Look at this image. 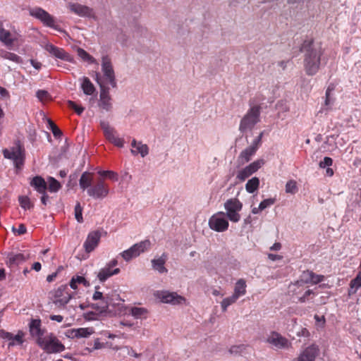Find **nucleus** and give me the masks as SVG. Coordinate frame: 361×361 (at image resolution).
Listing matches in <instances>:
<instances>
[{
    "instance_id": "obj_1",
    "label": "nucleus",
    "mask_w": 361,
    "mask_h": 361,
    "mask_svg": "<svg viewBox=\"0 0 361 361\" xmlns=\"http://www.w3.org/2000/svg\"><path fill=\"white\" fill-rule=\"evenodd\" d=\"M324 50L321 46H313L307 49L304 59V68L308 75H315L319 70Z\"/></svg>"
},
{
    "instance_id": "obj_2",
    "label": "nucleus",
    "mask_w": 361,
    "mask_h": 361,
    "mask_svg": "<svg viewBox=\"0 0 361 361\" xmlns=\"http://www.w3.org/2000/svg\"><path fill=\"white\" fill-rule=\"evenodd\" d=\"M36 343L48 354L59 353L65 350L64 345L53 334H46L36 340Z\"/></svg>"
},
{
    "instance_id": "obj_3",
    "label": "nucleus",
    "mask_w": 361,
    "mask_h": 361,
    "mask_svg": "<svg viewBox=\"0 0 361 361\" xmlns=\"http://www.w3.org/2000/svg\"><path fill=\"white\" fill-rule=\"evenodd\" d=\"M50 299L59 309H63L72 298L66 285H62L50 293Z\"/></svg>"
},
{
    "instance_id": "obj_4",
    "label": "nucleus",
    "mask_w": 361,
    "mask_h": 361,
    "mask_svg": "<svg viewBox=\"0 0 361 361\" xmlns=\"http://www.w3.org/2000/svg\"><path fill=\"white\" fill-rule=\"evenodd\" d=\"M260 108L258 106H252L241 119L239 130L245 132L251 130L259 121Z\"/></svg>"
},
{
    "instance_id": "obj_5",
    "label": "nucleus",
    "mask_w": 361,
    "mask_h": 361,
    "mask_svg": "<svg viewBox=\"0 0 361 361\" xmlns=\"http://www.w3.org/2000/svg\"><path fill=\"white\" fill-rule=\"evenodd\" d=\"M226 211V216L232 222H238L240 219L239 212L243 208V204L237 198H231L224 203Z\"/></svg>"
},
{
    "instance_id": "obj_6",
    "label": "nucleus",
    "mask_w": 361,
    "mask_h": 361,
    "mask_svg": "<svg viewBox=\"0 0 361 361\" xmlns=\"http://www.w3.org/2000/svg\"><path fill=\"white\" fill-rule=\"evenodd\" d=\"M3 154L5 158L13 161L16 168L20 169L24 164L25 149L20 145H16L10 149H5Z\"/></svg>"
},
{
    "instance_id": "obj_7",
    "label": "nucleus",
    "mask_w": 361,
    "mask_h": 361,
    "mask_svg": "<svg viewBox=\"0 0 361 361\" xmlns=\"http://www.w3.org/2000/svg\"><path fill=\"white\" fill-rule=\"evenodd\" d=\"M109 187L103 178H99L96 183L87 189V194L94 199H104L109 195Z\"/></svg>"
},
{
    "instance_id": "obj_8",
    "label": "nucleus",
    "mask_w": 361,
    "mask_h": 361,
    "mask_svg": "<svg viewBox=\"0 0 361 361\" xmlns=\"http://www.w3.org/2000/svg\"><path fill=\"white\" fill-rule=\"evenodd\" d=\"M226 214L219 212L212 215L209 219V226L216 232H224L228 228L229 223Z\"/></svg>"
},
{
    "instance_id": "obj_9",
    "label": "nucleus",
    "mask_w": 361,
    "mask_h": 361,
    "mask_svg": "<svg viewBox=\"0 0 361 361\" xmlns=\"http://www.w3.org/2000/svg\"><path fill=\"white\" fill-rule=\"evenodd\" d=\"M154 296L164 303H171L173 305L182 304L185 302V299L174 292L167 290H158L154 293Z\"/></svg>"
},
{
    "instance_id": "obj_10",
    "label": "nucleus",
    "mask_w": 361,
    "mask_h": 361,
    "mask_svg": "<svg viewBox=\"0 0 361 361\" xmlns=\"http://www.w3.org/2000/svg\"><path fill=\"white\" fill-rule=\"evenodd\" d=\"M102 68L106 82L110 84L113 87H115L116 86L115 74L111 59L108 56H104L102 57Z\"/></svg>"
},
{
    "instance_id": "obj_11",
    "label": "nucleus",
    "mask_w": 361,
    "mask_h": 361,
    "mask_svg": "<svg viewBox=\"0 0 361 361\" xmlns=\"http://www.w3.org/2000/svg\"><path fill=\"white\" fill-rule=\"evenodd\" d=\"M30 14L41 20L45 25L58 30V26L55 24V20L53 16L48 13L46 11L36 8L30 11Z\"/></svg>"
},
{
    "instance_id": "obj_12",
    "label": "nucleus",
    "mask_w": 361,
    "mask_h": 361,
    "mask_svg": "<svg viewBox=\"0 0 361 361\" xmlns=\"http://www.w3.org/2000/svg\"><path fill=\"white\" fill-rule=\"evenodd\" d=\"M267 342L278 349H288L291 347V343L286 338L275 331L268 336Z\"/></svg>"
},
{
    "instance_id": "obj_13",
    "label": "nucleus",
    "mask_w": 361,
    "mask_h": 361,
    "mask_svg": "<svg viewBox=\"0 0 361 361\" xmlns=\"http://www.w3.org/2000/svg\"><path fill=\"white\" fill-rule=\"evenodd\" d=\"M97 81L100 86V94L98 105L100 109L106 111H109L112 109L111 97L109 94V90L106 88L97 77Z\"/></svg>"
},
{
    "instance_id": "obj_14",
    "label": "nucleus",
    "mask_w": 361,
    "mask_h": 361,
    "mask_svg": "<svg viewBox=\"0 0 361 361\" xmlns=\"http://www.w3.org/2000/svg\"><path fill=\"white\" fill-rule=\"evenodd\" d=\"M264 164L263 159H258L253 161L242 170L239 171L237 174V178L240 181H244L246 178L250 177L254 173H255L259 169H260Z\"/></svg>"
},
{
    "instance_id": "obj_15",
    "label": "nucleus",
    "mask_w": 361,
    "mask_h": 361,
    "mask_svg": "<svg viewBox=\"0 0 361 361\" xmlns=\"http://www.w3.org/2000/svg\"><path fill=\"white\" fill-rule=\"evenodd\" d=\"M101 126L104 131L106 138L109 142L119 147H122L123 146L124 140L122 138L118 137L116 135L114 129L111 128L108 123L102 122Z\"/></svg>"
},
{
    "instance_id": "obj_16",
    "label": "nucleus",
    "mask_w": 361,
    "mask_h": 361,
    "mask_svg": "<svg viewBox=\"0 0 361 361\" xmlns=\"http://www.w3.org/2000/svg\"><path fill=\"white\" fill-rule=\"evenodd\" d=\"M319 354V347L312 344L301 350L295 361H314Z\"/></svg>"
},
{
    "instance_id": "obj_17",
    "label": "nucleus",
    "mask_w": 361,
    "mask_h": 361,
    "mask_svg": "<svg viewBox=\"0 0 361 361\" xmlns=\"http://www.w3.org/2000/svg\"><path fill=\"white\" fill-rule=\"evenodd\" d=\"M118 264L116 259H112L110 261L105 267L101 269L97 274V277L101 282L105 281L110 276L117 274L120 272L118 268L112 269L113 267Z\"/></svg>"
},
{
    "instance_id": "obj_18",
    "label": "nucleus",
    "mask_w": 361,
    "mask_h": 361,
    "mask_svg": "<svg viewBox=\"0 0 361 361\" xmlns=\"http://www.w3.org/2000/svg\"><path fill=\"white\" fill-rule=\"evenodd\" d=\"M44 49L47 51L50 54L60 59L74 63L73 57L68 53L66 52L63 49L55 47L52 44L47 43L44 47Z\"/></svg>"
},
{
    "instance_id": "obj_19",
    "label": "nucleus",
    "mask_w": 361,
    "mask_h": 361,
    "mask_svg": "<svg viewBox=\"0 0 361 361\" xmlns=\"http://www.w3.org/2000/svg\"><path fill=\"white\" fill-rule=\"evenodd\" d=\"M324 279V276L323 275L316 274L312 271L307 270L305 271H303L301 276V280L297 281L295 286L300 287L302 286L303 283L317 284L323 281Z\"/></svg>"
},
{
    "instance_id": "obj_20",
    "label": "nucleus",
    "mask_w": 361,
    "mask_h": 361,
    "mask_svg": "<svg viewBox=\"0 0 361 361\" xmlns=\"http://www.w3.org/2000/svg\"><path fill=\"white\" fill-rule=\"evenodd\" d=\"M94 333L93 327L78 328L71 329L66 331V335L67 337L75 338H88Z\"/></svg>"
},
{
    "instance_id": "obj_21",
    "label": "nucleus",
    "mask_w": 361,
    "mask_h": 361,
    "mask_svg": "<svg viewBox=\"0 0 361 361\" xmlns=\"http://www.w3.org/2000/svg\"><path fill=\"white\" fill-rule=\"evenodd\" d=\"M25 332L20 330L16 335L4 331L1 338L7 339L8 341V347H11L22 345L25 342Z\"/></svg>"
},
{
    "instance_id": "obj_22",
    "label": "nucleus",
    "mask_w": 361,
    "mask_h": 361,
    "mask_svg": "<svg viewBox=\"0 0 361 361\" xmlns=\"http://www.w3.org/2000/svg\"><path fill=\"white\" fill-rule=\"evenodd\" d=\"M68 8L74 13L82 16L94 18V12L92 8L79 4H70Z\"/></svg>"
},
{
    "instance_id": "obj_23",
    "label": "nucleus",
    "mask_w": 361,
    "mask_h": 361,
    "mask_svg": "<svg viewBox=\"0 0 361 361\" xmlns=\"http://www.w3.org/2000/svg\"><path fill=\"white\" fill-rule=\"evenodd\" d=\"M16 40L17 36L16 33L5 29L3 26V23L0 22V41L5 46L10 48Z\"/></svg>"
},
{
    "instance_id": "obj_24",
    "label": "nucleus",
    "mask_w": 361,
    "mask_h": 361,
    "mask_svg": "<svg viewBox=\"0 0 361 361\" xmlns=\"http://www.w3.org/2000/svg\"><path fill=\"white\" fill-rule=\"evenodd\" d=\"M29 331L35 341L45 335V329H42L41 320L39 319H31L29 324Z\"/></svg>"
},
{
    "instance_id": "obj_25",
    "label": "nucleus",
    "mask_w": 361,
    "mask_h": 361,
    "mask_svg": "<svg viewBox=\"0 0 361 361\" xmlns=\"http://www.w3.org/2000/svg\"><path fill=\"white\" fill-rule=\"evenodd\" d=\"M101 238L99 231H93L89 233L85 243L84 247L87 252L92 251L98 245Z\"/></svg>"
},
{
    "instance_id": "obj_26",
    "label": "nucleus",
    "mask_w": 361,
    "mask_h": 361,
    "mask_svg": "<svg viewBox=\"0 0 361 361\" xmlns=\"http://www.w3.org/2000/svg\"><path fill=\"white\" fill-rule=\"evenodd\" d=\"M97 288H98L96 287V290L93 294L92 298L94 300H99V302L93 304L92 307L100 312H103L107 310L109 304L107 300L103 296L102 293L98 291Z\"/></svg>"
},
{
    "instance_id": "obj_27",
    "label": "nucleus",
    "mask_w": 361,
    "mask_h": 361,
    "mask_svg": "<svg viewBox=\"0 0 361 361\" xmlns=\"http://www.w3.org/2000/svg\"><path fill=\"white\" fill-rule=\"evenodd\" d=\"M28 255H25L24 254L22 253H11L8 255L7 264L10 267H15L25 262L26 259H28Z\"/></svg>"
},
{
    "instance_id": "obj_28",
    "label": "nucleus",
    "mask_w": 361,
    "mask_h": 361,
    "mask_svg": "<svg viewBox=\"0 0 361 361\" xmlns=\"http://www.w3.org/2000/svg\"><path fill=\"white\" fill-rule=\"evenodd\" d=\"M131 146V153L134 155L140 154L142 157H145L149 153L147 145L142 144L141 142H137L135 140H133Z\"/></svg>"
},
{
    "instance_id": "obj_29",
    "label": "nucleus",
    "mask_w": 361,
    "mask_h": 361,
    "mask_svg": "<svg viewBox=\"0 0 361 361\" xmlns=\"http://www.w3.org/2000/svg\"><path fill=\"white\" fill-rule=\"evenodd\" d=\"M94 176L92 173L85 171L84 172L79 180V185L82 190H85L92 187Z\"/></svg>"
},
{
    "instance_id": "obj_30",
    "label": "nucleus",
    "mask_w": 361,
    "mask_h": 361,
    "mask_svg": "<svg viewBox=\"0 0 361 361\" xmlns=\"http://www.w3.org/2000/svg\"><path fill=\"white\" fill-rule=\"evenodd\" d=\"M151 246V243L149 240H145L139 243L135 244L130 247V252H134V255L137 257L141 253L147 250Z\"/></svg>"
},
{
    "instance_id": "obj_31",
    "label": "nucleus",
    "mask_w": 361,
    "mask_h": 361,
    "mask_svg": "<svg viewBox=\"0 0 361 361\" xmlns=\"http://www.w3.org/2000/svg\"><path fill=\"white\" fill-rule=\"evenodd\" d=\"M151 246V243L149 240H145L139 243L135 244L130 247V252H134V255L137 257L141 253L147 250Z\"/></svg>"
},
{
    "instance_id": "obj_32",
    "label": "nucleus",
    "mask_w": 361,
    "mask_h": 361,
    "mask_svg": "<svg viewBox=\"0 0 361 361\" xmlns=\"http://www.w3.org/2000/svg\"><path fill=\"white\" fill-rule=\"evenodd\" d=\"M256 151V147L250 146L241 152L238 157V161L242 164L248 162L251 157L255 154Z\"/></svg>"
},
{
    "instance_id": "obj_33",
    "label": "nucleus",
    "mask_w": 361,
    "mask_h": 361,
    "mask_svg": "<svg viewBox=\"0 0 361 361\" xmlns=\"http://www.w3.org/2000/svg\"><path fill=\"white\" fill-rule=\"evenodd\" d=\"M166 261V255H163L159 259H154L152 260V267L154 270L158 272L163 274L168 271L167 269L164 267Z\"/></svg>"
},
{
    "instance_id": "obj_34",
    "label": "nucleus",
    "mask_w": 361,
    "mask_h": 361,
    "mask_svg": "<svg viewBox=\"0 0 361 361\" xmlns=\"http://www.w3.org/2000/svg\"><path fill=\"white\" fill-rule=\"evenodd\" d=\"M31 185L39 193L44 194L47 188V184L40 176L33 178L30 183Z\"/></svg>"
},
{
    "instance_id": "obj_35",
    "label": "nucleus",
    "mask_w": 361,
    "mask_h": 361,
    "mask_svg": "<svg viewBox=\"0 0 361 361\" xmlns=\"http://www.w3.org/2000/svg\"><path fill=\"white\" fill-rule=\"evenodd\" d=\"M69 285L73 290H77L79 285H82L85 287L90 286V282L82 276H74L70 281Z\"/></svg>"
},
{
    "instance_id": "obj_36",
    "label": "nucleus",
    "mask_w": 361,
    "mask_h": 361,
    "mask_svg": "<svg viewBox=\"0 0 361 361\" xmlns=\"http://www.w3.org/2000/svg\"><path fill=\"white\" fill-rule=\"evenodd\" d=\"M246 281L243 279H240L237 281L235 284L234 291L233 295H235L238 299L245 295L246 293Z\"/></svg>"
},
{
    "instance_id": "obj_37",
    "label": "nucleus",
    "mask_w": 361,
    "mask_h": 361,
    "mask_svg": "<svg viewBox=\"0 0 361 361\" xmlns=\"http://www.w3.org/2000/svg\"><path fill=\"white\" fill-rule=\"evenodd\" d=\"M81 88L87 95H92L95 92V87L87 77H82L80 79Z\"/></svg>"
},
{
    "instance_id": "obj_38",
    "label": "nucleus",
    "mask_w": 361,
    "mask_h": 361,
    "mask_svg": "<svg viewBox=\"0 0 361 361\" xmlns=\"http://www.w3.org/2000/svg\"><path fill=\"white\" fill-rule=\"evenodd\" d=\"M77 54L81 59L84 61H87L89 63H97V60L90 55L85 50L81 48H78Z\"/></svg>"
},
{
    "instance_id": "obj_39",
    "label": "nucleus",
    "mask_w": 361,
    "mask_h": 361,
    "mask_svg": "<svg viewBox=\"0 0 361 361\" xmlns=\"http://www.w3.org/2000/svg\"><path fill=\"white\" fill-rule=\"evenodd\" d=\"M259 185V178L257 177H254L247 181V183L245 185V189L248 192L252 193L258 189Z\"/></svg>"
},
{
    "instance_id": "obj_40",
    "label": "nucleus",
    "mask_w": 361,
    "mask_h": 361,
    "mask_svg": "<svg viewBox=\"0 0 361 361\" xmlns=\"http://www.w3.org/2000/svg\"><path fill=\"white\" fill-rule=\"evenodd\" d=\"M247 348V345L240 344V345H232L229 349V353L231 355H243L246 353V350Z\"/></svg>"
},
{
    "instance_id": "obj_41",
    "label": "nucleus",
    "mask_w": 361,
    "mask_h": 361,
    "mask_svg": "<svg viewBox=\"0 0 361 361\" xmlns=\"http://www.w3.org/2000/svg\"><path fill=\"white\" fill-rule=\"evenodd\" d=\"M0 56L3 59H8L16 63H20L22 61L20 57L17 54L5 50L0 51Z\"/></svg>"
},
{
    "instance_id": "obj_42",
    "label": "nucleus",
    "mask_w": 361,
    "mask_h": 361,
    "mask_svg": "<svg viewBox=\"0 0 361 361\" xmlns=\"http://www.w3.org/2000/svg\"><path fill=\"white\" fill-rule=\"evenodd\" d=\"M131 314L136 319L145 318L147 316V310L143 307H132Z\"/></svg>"
},
{
    "instance_id": "obj_43",
    "label": "nucleus",
    "mask_w": 361,
    "mask_h": 361,
    "mask_svg": "<svg viewBox=\"0 0 361 361\" xmlns=\"http://www.w3.org/2000/svg\"><path fill=\"white\" fill-rule=\"evenodd\" d=\"M238 298L232 295L231 296L225 298L221 302V307L223 312H226L227 310L228 307L234 304L237 301Z\"/></svg>"
},
{
    "instance_id": "obj_44",
    "label": "nucleus",
    "mask_w": 361,
    "mask_h": 361,
    "mask_svg": "<svg viewBox=\"0 0 361 361\" xmlns=\"http://www.w3.org/2000/svg\"><path fill=\"white\" fill-rule=\"evenodd\" d=\"M61 188V184L54 178L49 177L48 178V190L50 192H57Z\"/></svg>"
},
{
    "instance_id": "obj_45",
    "label": "nucleus",
    "mask_w": 361,
    "mask_h": 361,
    "mask_svg": "<svg viewBox=\"0 0 361 361\" xmlns=\"http://www.w3.org/2000/svg\"><path fill=\"white\" fill-rule=\"evenodd\" d=\"M18 200L20 207L24 209H30L33 207V204L27 196H20Z\"/></svg>"
},
{
    "instance_id": "obj_46",
    "label": "nucleus",
    "mask_w": 361,
    "mask_h": 361,
    "mask_svg": "<svg viewBox=\"0 0 361 361\" xmlns=\"http://www.w3.org/2000/svg\"><path fill=\"white\" fill-rule=\"evenodd\" d=\"M297 190H298L297 183L295 180H290L286 183V192L287 193L294 194L296 192Z\"/></svg>"
},
{
    "instance_id": "obj_47",
    "label": "nucleus",
    "mask_w": 361,
    "mask_h": 361,
    "mask_svg": "<svg viewBox=\"0 0 361 361\" xmlns=\"http://www.w3.org/2000/svg\"><path fill=\"white\" fill-rule=\"evenodd\" d=\"M98 173L102 177H106L113 180H118L117 173L112 171H99Z\"/></svg>"
},
{
    "instance_id": "obj_48",
    "label": "nucleus",
    "mask_w": 361,
    "mask_h": 361,
    "mask_svg": "<svg viewBox=\"0 0 361 361\" xmlns=\"http://www.w3.org/2000/svg\"><path fill=\"white\" fill-rule=\"evenodd\" d=\"M36 96L42 102H45L50 99V95L48 92L43 90H38L36 93Z\"/></svg>"
},
{
    "instance_id": "obj_49",
    "label": "nucleus",
    "mask_w": 361,
    "mask_h": 361,
    "mask_svg": "<svg viewBox=\"0 0 361 361\" xmlns=\"http://www.w3.org/2000/svg\"><path fill=\"white\" fill-rule=\"evenodd\" d=\"M75 217L79 223L83 221L82 208L79 202H78L75 207Z\"/></svg>"
},
{
    "instance_id": "obj_50",
    "label": "nucleus",
    "mask_w": 361,
    "mask_h": 361,
    "mask_svg": "<svg viewBox=\"0 0 361 361\" xmlns=\"http://www.w3.org/2000/svg\"><path fill=\"white\" fill-rule=\"evenodd\" d=\"M68 106L69 108L74 109L78 115L81 114L84 111L83 107L78 106L73 101H68Z\"/></svg>"
},
{
    "instance_id": "obj_51",
    "label": "nucleus",
    "mask_w": 361,
    "mask_h": 361,
    "mask_svg": "<svg viewBox=\"0 0 361 361\" xmlns=\"http://www.w3.org/2000/svg\"><path fill=\"white\" fill-rule=\"evenodd\" d=\"M311 295H314V293L312 290L308 289L305 291L304 295L299 298L298 300L300 302H305L308 300H310L312 297Z\"/></svg>"
},
{
    "instance_id": "obj_52",
    "label": "nucleus",
    "mask_w": 361,
    "mask_h": 361,
    "mask_svg": "<svg viewBox=\"0 0 361 361\" xmlns=\"http://www.w3.org/2000/svg\"><path fill=\"white\" fill-rule=\"evenodd\" d=\"M334 90L333 85H329L326 91L325 105L328 106L331 103V94Z\"/></svg>"
},
{
    "instance_id": "obj_53",
    "label": "nucleus",
    "mask_w": 361,
    "mask_h": 361,
    "mask_svg": "<svg viewBox=\"0 0 361 361\" xmlns=\"http://www.w3.org/2000/svg\"><path fill=\"white\" fill-rule=\"evenodd\" d=\"M274 202H275L274 199H272V198L266 199V200H263L259 204V209L264 210L267 207L274 204Z\"/></svg>"
},
{
    "instance_id": "obj_54",
    "label": "nucleus",
    "mask_w": 361,
    "mask_h": 361,
    "mask_svg": "<svg viewBox=\"0 0 361 361\" xmlns=\"http://www.w3.org/2000/svg\"><path fill=\"white\" fill-rule=\"evenodd\" d=\"M121 255L123 257V258L126 260V261H129L132 258H134V257H136L137 256L136 255H134V252H130V248H129L128 250H125L123 251L122 253H121Z\"/></svg>"
},
{
    "instance_id": "obj_55",
    "label": "nucleus",
    "mask_w": 361,
    "mask_h": 361,
    "mask_svg": "<svg viewBox=\"0 0 361 361\" xmlns=\"http://www.w3.org/2000/svg\"><path fill=\"white\" fill-rule=\"evenodd\" d=\"M98 314L94 312H88L83 314V317L87 321H93L97 319Z\"/></svg>"
},
{
    "instance_id": "obj_56",
    "label": "nucleus",
    "mask_w": 361,
    "mask_h": 361,
    "mask_svg": "<svg viewBox=\"0 0 361 361\" xmlns=\"http://www.w3.org/2000/svg\"><path fill=\"white\" fill-rule=\"evenodd\" d=\"M333 164V160L331 158L326 157H324V160L319 162V167L320 168H325L326 166H330Z\"/></svg>"
},
{
    "instance_id": "obj_57",
    "label": "nucleus",
    "mask_w": 361,
    "mask_h": 361,
    "mask_svg": "<svg viewBox=\"0 0 361 361\" xmlns=\"http://www.w3.org/2000/svg\"><path fill=\"white\" fill-rule=\"evenodd\" d=\"M13 231L18 235H23L26 233V227L24 224H20L18 228L13 227Z\"/></svg>"
},
{
    "instance_id": "obj_58",
    "label": "nucleus",
    "mask_w": 361,
    "mask_h": 361,
    "mask_svg": "<svg viewBox=\"0 0 361 361\" xmlns=\"http://www.w3.org/2000/svg\"><path fill=\"white\" fill-rule=\"evenodd\" d=\"M49 123L51 125L52 133L55 136L61 134V131L60 130V129L53 122L49 121Z\"/></svg>"
},
{
    "instance_id": "obj_59",
    "label": "nucleus",
    "mask_w": 361,
    "mask_h": 361,
    "mask_svg": "<svg viewBox=\"0 0 361 361\" xmlns=\"http://www.w3.org/2000/svg\"><path fill=\"white\" fill-rule=\"evenodd\" d=\"M262 134L263 133H261L259 134V137L254 140L252 145H251V147H256V150L258 149L259 146L261 144V140H262Z\"/></svg>"
},
{
    "instance_id": "obj_60",
    "label": "nucleus",
    "mask_w": 361,
    "mask_h": 361,
    "mask_svg": "<svg viewBox=\"0 0 361 361\" xmlns=\"http://www.w3.org/2000/svg\"><path fill=\"white\" fill-rule=\"evenodd\" d=\"M268 258L271 261H276V260H281L282 259L283 257L279 255H274L271 253L268 254Z\"/></svg>"
},
{
    "instance_id": "obj_61",
    "label": "nucleus",
    "mask_w": 361,
    "mask_h": 361,
    "mask_svg": "<svg viewBox=\"0 0 361 361\" xmlns=\"http://www.w3.org/2000/svg\"><path fill=\"white\" fill-rule=\"evenodd\" d=\"M105 347V344L101 343L99 339H96L94 343V349H101Z\"/></svg>"
},
{
    "instance_id": "obj_62",
    "label": "nucleus",
    "mask_w": 361,
    "mask_h": 361,
    "mask_svg": "<svg viewBox=\"0 0 361 361\" xmlns=\"http://www.w3.org/2000/svg\"><path fill=\"white\" fill-rule=\"evenodd\" d=\"M50 319L52 320V321H56L59 323H61L63 322V317L61 316V315H50Z\"/></svg>"
},
{
    "instance_id": "obj_63",
    "label": "nucleus",
    "mask_w": 361,
    "mask_h": 361,
    "mask_svg": "<svg viewBox=\"0 0 361 361\" xmlns=\"http://www.w3.org/2000/svg\"><path fill=\"white\" fill-rule=\"evenodd\" d=\"M212 295H214V296H221V297H223L224 295V293H222L221 291V288H213L212 289Z\"/></svg>"
},
{
    "instance_id": "obj_64",
    "label": "nucleus",
    "mask_w": 361,
    "mask_h": 361,
    "mask_svg": "<svg viewBox=\"0 0 361 361\" xmlns=\"http://www.w3.org/2000/svg\"><path fill=\"white\" fill-rule=\"evenodd\" d=\"M309 335L310 333L308 330L305 328L302 329L301 331L298 333V336H308Z\"/></svg>"
}]
</instances>
